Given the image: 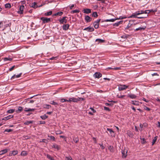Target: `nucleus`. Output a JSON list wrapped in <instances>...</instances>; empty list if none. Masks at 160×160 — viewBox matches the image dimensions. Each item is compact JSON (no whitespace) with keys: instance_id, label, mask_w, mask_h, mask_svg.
Segmentation results:
<instances>
[{"instance_id":"1","label":"nucleus","mask_w":160,"mask_h":160,"mask_svg":"<svg viewBox=\"0 0 160 160\" xmlns=\"http://www.w3.org/2000/svg\"><path fill=\"white\" fill-rule=\"evenodd\" d=\"M127 17L125 16H120L119 18H117L114 19H107L104 20L103 22H114L116 20H118V19H125L127 18Z\"/></svg>"},{"instance_id":"2","label":"nucleus","mask_w":160,"mask_h":160,"mask_svg":"<svg viewBox=\"0 0 160 160\" xmlns=\"http://www.w3.org/2000/svg\"><path fill=\"white\" fill-rule=\"evenodd\" d=\"M81 100L80 98L78 97L77 98L74 97L70 98L68 100V102H78Z\"/></svg>"},{"instance_id":"3","label":"nucleus","mask_w":160,"mask_h":160,"mask_svg":"<svg viewBox=\"0 0 160 160\" xmlns=\"http://www.w3.org/2000/svg\"><path fill=\"white\" fill-rule=\"evenodd\" d=\"M122 153V157L123 158H125L127 156L128 150L127 149L124 148L123 149H122L121 151Z\"/></svg>"},{"instance_id":"4","label":"nucleus","mask_w":160,"mask_h":160,"mask_svg":"<svg viewBox=\"0 0 160 160\" xmlns=\"http://www.w3.org/2000/svg\"><path fill=\"white\" fill-rule=\"evenodd\" d=\"M101 21V19H99L95 21L93 23V25L95 29H98L99 27V23Z\"/></svg>"},{"instance_id":"5","label":"nucleus","mask_w":160,"mask_h":160,"mask_svg":"<svg viewBox=\"0 0 160 160\" xmlns=\"http://www.w3.org/2000/svg\"><path fill=\"white\" fill-rule=\"evenodd\" d=\"M41 20L43 22V23H48L51 22V19L49 18L42 17Z\"/></svg>"},{"instance_id":"6","label":"nucleus","mask_w":160,"mask_h":160,"mask_svg":"<svg viewBox=\"0 0 160 160\" xmlns=\"http://www.w3.org/2000/svg\"><path fill=\"white\" fill-rule=\"evenodd\" d=\"M128 87V86H126L125 85H120L118 89L120 91H122L126 89Z\"/></svg>"},{"instance_id":"7","label":"nucleus","mask_w":160,"mask_h":160,"mask_svg":"<svg viewBox=\"0 0 160 160\" xmlns=\"http://www.w3.org/2000/svg\"><path fill=\"white\" fill-rule=\"evenodd\" d=\"M67 18L66 17H64L62 18L61 19H59V21L60 24H63L64 23H66L67 22V20L66 19V18Z\"/></svg>"},{"instance_id":"8","label":"nucleus","mask_w":160,"mask_h":160,"mask_svg":"<svg viewBox=\"0 0 160 160\" xmlns=\"http://www.w3.org/2000/svg\"><path fill=\"white\" fill-rule=\"evenodd\" d=\"M24 8V5H21L19 7V11L18 12V13L20 14H23V9Z\"/></svg>"},{"instance_id":"9","label":"nucleus","mask_w":160,"mask_h":160,"mask_svg":"<svg viewBox=\"0 0 160 160\" xmlns=\"http://www.w3.org/2000/svg\"><path fill=\"white\" fill-rule=\"evenodd\" d=\"M107 130L108 131L111 135V136L112 137H115V134L114 132L111 129L107 128Z\"/></svg>"},{"instance_id":"10","label":"nucleus","mask_w":160,"mask_h":160,"mask_svg":"<svg viewBox=\"0 0 160 160\" xmlns=\"http://www.w3.org/2000/svg\"><path fill=\"white\" fill-rule=\"evenodd\" d=\"M94 28L92 27H88L84 29V30H86L88 32H91L94 31Z\"/></svg>"},{"instance_id":"11","label":"nucleus","mask_w":160,"mask_h":160,"mask_svg":"<svg viewBox=\"0 0 160 160\" xmlns=\"http://www.w3.org/2000/svg\"><path fill=\"white\" fill-rule=\"evenodd\" d=\"M138 15L137 12L132 13L131 15L128 17V18H137V16Z\"/></svg>"},{"instance_id":"12","label":"nucleus","mask_w":160,"mask_h":160,"mask_svg":"<svg viewBox=\"0 0 160 160\" xmlns=\"http://www.w3.org/2000/svg\"><path fill=\"white\" fill-rule=\"evenodd\" d=\"M102 76V74L99 72H96L94 74V77L98 78L101 77Z\"/></svg>"},{"instance_id":"13","label":"nucleus","mask_w":160,"mask_h":160,"mask_svg":"<svg viewBox=\"0 0 160 160\" xmlns=\"http://www.w3.org/2000/svg\"><path fill=\"white\" fill-rule=\"evenodd\" d=\"M13 117V115H9L7 117H4L2 119V120H7L10 119L12 118Z\"/></svg>"},{"instance_id":"14","label":"nucleus","mask_w":160,"mask_h":160,"mask_svg":"<svg viewBox=\"0 0 160 160\" xmlns=\"http://www.w3.org/2000/svg\"><path fill=\"white\" fill-rule=\"evenodd\" d=\"M22 74V73H21L17 75H14L11 78V80H13L15 78H19L21 77Z\"/></svg>"},{"instance_id":"15","label":"nucleus","mask_w":160,"mask_h":160,"mask_svg":"<svg viewBox=\"0 0 160 160\" xmlns=\"http://www.w3.org/2000/svg\"><path fill=\"white\" fill-rule=\"evenodd\" d=\"M118 70L121 69V68L120 67H116L114 68H112L111 67H108L106 68V70Z\"/></svg>"},{"instance_id":"16","label":"nucleus","mask_w":160,"mask_h":160,"mask_svg":"<svg viewBox=\"0 0 160 160\" xmlns=\"http://www.w3.org/2000/svg\"><path fill=\"white\" fill-rule=\"evenodd\" d=\"M85 19L87 22H90L92 19L88 16H86L85 17Z\"/></svg>"},{"instance_id":"17","label":"nucleus","mask_w":160,"mask_h":160,"mask_svg":"<svg viewBox=\"0 0 160 160\" xmlns=\"http://www.w3.org/2000/svg\"><path fill=\"white\" fill-rule=\"evenodd\" d=\"M128 96L131 99H134L137 96L136 95L133 94H128Z\"/></svg>"},{"instance_id":"18","label":"nucleus","mask_w":160,"mask_h":160,"mask_svg":"<svg viewBox=\"0 0 160 160\" xmlns=\"http://www.w3.org/2000/svg\"><path fill=\"white\" fill-rule=\"evenodd\" d=\"M35 110V108H24V111L25 112H29L30 111H34Z\"/></svg>"},{"instance_id":"19","label":"nucleus","mask_w":160,"mask_h":160,"mask_svg":"<svg viewBox=\"0 0 160 160\" xmlns=\"http://www.w3.org/2000/svg\"><path fill=\"white\" fill-rule=\"evenodd\" d=\"M69 25L68 24H64L62 26L63 29L65 30H67L69 28Z\"/></svg>"},{"instance_id":"20","label":"nucleus","mask_w":160,"mask_h":160,"mask_svg":"<svg viewBox=\"0 0 160 160\" xmlns=\"http://www.w3.org/2000/svg\"><path fill=\"white\" fill-rule=\"evenodd\" d=\"M23 110V108L21 106L18 107V109L16 111L17 113H19L22 112Z\"/></svg>"},{"instance_id":"21","label":"nucleus","mask_w":160,"mask_h":160,"mask_svg":"<svg viewBox=\"0 0 160 160\" xmlns=\"http://www.w3.org/2000/svg\"><path fill=\"white\" fill-rule=\"evenodd\" d=\"M91 12V11L90 9L86 8L83 10V12L84 13L88 14L90 13Z\"/></svg>"},{"instance_id":"22","label":"nucleus","mask_w":160,"mask_h":160,"mask_svg":"<svg viewBox=\"0 0 160 160\" xmlns=\"http://www.w3.org/2000/svg\"><path fill=\"white\" fill-rule=\"evenodd\" d=\"M30 7L34 8H36L38 7V6L37 5V3L36 2H34L33 3H32Z\"/></svg>"},{"instance_id":"23","label":"nucleus","mask_w":160,"mask_h":160,"mask_svg":"<svg viewBox=\"0 0 160 160\" xmlns=\"http://www.w3.org/2000/svg\"><path fill=\"white\" fill-rule=\"evenodd\" d=\"M148 10H146L145 11H143L141 10L140 11L137 12L138 14V15L142 14H144V13H147L146 12Z\"/></svg>"},{"instance_id":"24","label":"nucleus","mask_w":160,"mask_h":160,"mask_svg":"<svg viewBox=\"0 0 160 160\" xmlns=\"http://www.w3.org/2000/svg\"><path fill=\"white\" fill-rule=\"evenodd\" d=\"M18 153L17 151H13L12 153H10L9 155L11 156L12 155H15L17 154Z\"/></svg>"},{"instance_id":"25","label":"nucleus","mask_w":160,"mask_h":160,"mask_svg":"<svg viewBox=\"0 0 160 160\" xmlns=\"http://www.w3.org/2000/svg\"><path fill=\"white\" fill-rule=\"evenodd\" d=\"M7 152L8 150L7 149L3 150L0 151V155H2L6 153Z\"/></svg>"},{"instance_id":"26","label":"nucleus","mask_w":160,"mask_h":160,"mask_svg":"<svg viewBox=\"0 0 160 160\" xmlns=\"http://www.w3.org/2000/svg\"><path fill=\"white\" fill-rule=\"evenodd\" d=\"M132 104L136 105V106H138L139 105V102L138 101H132Z\"/></svg>"},{"instance_id":"27","label":"nucleus","mask_w":160,"mask_h":160,"mask_svg":"<svg viewBox=\"0 0 160 160\" xmlns=\"http://www.w3.org/2000/svg\"><path fill=\"white\" fill-rule=\"evenodd\" d=\"M158 138V136L155 137L153 139L152 142V145H153L155 142H156Z\"/></svg>"},{"instance_id":"28","label":"nucleus","mask_w":160,"mask_h":160,"mask_svg":"<svg viewBox=\"0 0 160 160\" xmlns=\"http://www.w3.org/2000/svg\"><path fill=\"white\" fill-rule=\"evenodd\" d=\"M28 154V153L26 151H23L22 152L21 155L22 156H26Z\"/></svg>"},{"instance_id":"29","label":"nucleus","mask_w":160,"mask_h":160,"mask_svg":"<svg viewBox=\"0 0 160 160\" xmlns=\"http://www.w3.org/2000/svg\"><path fill=\"white\" fill-rule=\"evenodd\" d=\"M33 121H29L25 122L24 124L27 125H29V124L32 123Z\"/></svg>"},{"instance_id":"30","label":"nucleus","mask_w":160,"mask_h":160,"mask_svg":"<svg viewBox=\"0 0 160 160\" xmlns=\"http://www.w3.org/2000/svg\"><path fill=\"white\" fill-rule=\"evenodd\" d=\"M145 28L143 27H139L138 28H137L135 30H134V31H142L143 30L145 29Z\"/></svg>"},{"instance_id":"31","label":"nucleus","mask_w":160,"mask_h":160,"mask_svg":"<svg viewBox=\"0 0 160 160\" xmlns=\"http://www.w3.org/2000/svg\"><path fill=\"white\" fill-rule=\"evenodd\" d=\"M5 7L6 8H11V5L10 3H7L5 5Z\"/></svg>"},{"instance_id":"32","label":"nucleus","mask_w":160,"mask_h":160,"mask_svg":"<svg viewBox=\"0 0 160 160\" xmlns=\"http://www.w3.org/2000/svg\"><path fill=\"white\" fill-rule=\"evenodd\" d=\"M52 11H49L48 12L45 13L44 15L46 16H49L52 14Z\"/></svg>"},{"instance_id":"33","label":"nucleus","mask_w":160,"mask_h":160,"mask_svg":"<svg viewBox=\"0 0 160 160\" xmlns=\"http://www.w3.org/2000/svg\"><path fill=\"white\" fill-rule=\"evenodd\" d=\"M48 117V116L46 115H43L41 116H40V118L43 120H45Z\"/></svg>"},{"instance_id":"34","label":"nucleus","mask_w":160,"mask_h":160,"mask_svg":"<svg viewBox=\"0 0 160 160\" xmlns=\"http://www.w3.org/2000/svg\"><path fill=\"white\" fill-rule=\"evenodd\" d=\"M15 111V109H11L8 110L7 111V112L9 113H12L14 112Z\"/></svg>"},{"instance_id":"35","label":"nucleus","mask_w":160,"mask_h":160,"mask_svg":"<svg viewBox=\"0 0 160 160\" xmlns=\"http://www.w3.org/2000/svg\"><path fill=\"white\" fill-rule=\"evenodd\" d=\"M12 60V59L9 57L5 58H4V61H11Z\"/></svg>"},{"instance_id":"36","label":"nucleus","mask_w":160,"mask_h":160,"mask_svg":"<svg viewBox=\"0 0 160 160\" xmlns=\"http://www.w3.org/2000/svg\"><path fill=\"white\" fill-rule=\"evenodd\" d=\"M73 140L76 143H77L79 141V139L78 138L73 137Z\"/></svg>"},{"instance_id":"37","label":"nucleus","mask_w":160,"mask_h":160,"mask_svg":"<svg viewBox=\"0 0 160 160\" xmlns=\"http://www.w3.org/2000/svg\"><path fill=\"white\" fill-rule=\"evenodd\" d=\"M92 17H95V18H96V17H98V13H97V12H93L92 13Z\"/></svg>"},{"instance_id":"38","label":"nucleus","mask_w":160,"mask_h":160,"mask_svg":"<svg viewBox=\"0 0 160 160\" xmlns=\"http://www.w3.org/2000/svg\"><path fill=\"white\" fill-rule=\"evenodd\" d=\"M52 147H53L55 149H57V150H58L59 149V147L56 144L53 145L52 146Z\"/></svg>"},{"instance_id":"39","label":"nucleus","mask_w":160,"mask_h":160,"mask_svg":"<svg viewBox=\"0 0 160 160\" xmlns=\"http://www.w3.org/2000/svg\"><path fill=\"white\" fill-rule=\"evenodd\" d=\"M79 12V10L78 9L74 10L72 11H71V13H78Z\"/></svg>"},{"instance_id":"40","label":"nucleus","mask_w":160,"mask_h":160,"mask_svg":"<svg viewBox=\"0 0 160 160\" xmlns=\"http://www.w3.org/2000/svg\"><path fill=\"white\" fill-rule=\"evenodd\" d=\"M47 157L50 159V160H54L53 158H52L50 155L49 154H47Z\"/></svg>"},{"instance_id":"41","label":"nucleus","mask_w":160,"mask_h":160,"mask_svg":"<svg viewBox=\"0 0 160 160\" xmlns=\"http://www.w3.org/2000/svg\"><path fill=\"white\" fill-rule=\"evenodd\" d=\"M108 149L110 151V152H113V147L112 146H109L108 147Z\"/></svg>"},{"instance_id":"42","label":"nucleus","mask_w":160,"mask_h":160,"mask_svg":"<svg viewBox=\"0 0 160 160\" xmlns=\"http://www.w3.org/2000/svg\"><path fill=\"white\" fill-rule=\"evenodd\" d=\"M48 136V137H49L50 140H53V141H55V137L54 136H49V135Z\"/></svg>"},{"instance_id":"43","label":"nucleus","mask_w":160,"mask_h":160,"mask_svg":"<svg viewBox=\"0 0 160 160\" xmlns=\"http://www.w3.org/2000/svg\"><path fill=\"white\" fill-rule=\"evenodd\" d=\"M148 10L147 11H149V12H156L157 11V9H155L154 10H153V9H151V10Z\"/></svg>"},{"instance_id":"44","label":"nucleus","mask_w":160,"mask_h":160,"mask_svg":"<svg viewBox=\"0 0 160 160\" xmlns=\"http://www.w3.org/2000/svg\"><path fill=\"white\" fill-rule=\"evenodd\" d=\"M96 41H98L99 42H104V40L101 39H97L96 40Z\"/></svg>"},{"instance_id":"45","label":"nucleus","mask_w":160,"mask_h":160,"mask_svg":"<svg viewBox=\"0 0 160 160\" xmlns=\"http://www.w3.org/2000/svg\"><path fill=\"white\" fill-rule=\"evenodd\" d=\"M50 103L51 104L54 105H58V103L57 102H54V101H51L50 102Z\"/></svg>"},{"instance_id":"46","label":"nucleus","mask_w":160,"mask_h":160,"mask_svg":"<svg viewBox=\"0 0 160 160\" xmlns=\"http://www.w3.org/2000/svg\"><path fill=\"white\" fill-rule=\"evenodd\" d=\"M51 107V106L49 105L45 104L44 105V107L45 108H49Z\"/></svg>"},{"instance_id":"47","label":"nucleus","mask_w":160,"mask_h":160,"mask_svg":"<svg viewBox=\"0 0 160 160\" xmlns=\"http://www.w3.org/2000/svg\"><path fill=\"white\" fill-rule=\"evenodd\" d=\"M60 101L61 102H68V100H67L65 98H61Z\"/></svg>"},{"instance_id":"48","label":"nucleus","mask_w":160,"mask_h":160,"mask_svg":"<svg viewBox=\"0 0 160 160\" xmlns=\"http://www.w3.org/2000/svg\"><path fill=\"white\" fill-rule=\"evenodd\" d=\"M132 25V24H130V23H129L128 25H127V26L125 28V29H128L130 28L131 26Z\"/></svg>"},{"instance_id":"49","label":"nucleus","mask_w":160,"mask_h":160,"mask_svg":"<svg viewBox=\"0 0 160 160\" xmlns=\"http://www.w3.org/2000/svg\"><path fill=\"white\" fill-rule=\"evenodd\" d=\"M128 37L127 35H124L121 36V38L124 39H126Z\"/></svg>"},{"instance_id":"50","label":"nucleus","mask_w":160,"mask_h":160,"mask_svg":"<svg viewBox=\"0 0 160 160\" xmlns=\"http://www.w3.org/2000/svg\"><path fill=\"white\" fill-rule=\"evenodd\" d=\"M63 13L62 12H59L56 13V14L57 15L61 16L63 14Z\"/></svg>"},{"instance_id":"51","label":"nucleus","mask_w":160,"mask_h":160,"mask_svg":"<svg viewBox=\"0 0 160 160\" xmlns=\"http://www.w3.org/2000/svg\"><path fill=\"white\" fill-rule=\"evenodd\" d=\"M12 130L11 129H6L5 130V132H12Z\"/></svg>"},{"instance_id":"52","label":"nucleus","mask_w":160,"mask_h":160,"mask_svg":"<svg viewBox=\"0 0 160 160\" xmlns=\"http://www.w3.org/2000/svg\"><path fill=\"white\" fill-rule=\"evenodd\" d=\"M58 58V57H52L51 58H50V59L51 60H53L55 59L56 60Z\"/></svg>"},{"instance_id":"53","label":"nucleus","mask_w":160,"mask_h":160,"mask_svg":"<svg viewBox=\"0 0 160 160\" xmlns=\"http://www.w3.org/2000/svg\"><path fill=\"white\" fill-rule=\"evenodd\" d=\"M104 108L105 110L108 111H110V109L108 107H104Z\"/></svg>"},{"instance_id":"54","label":"nucleus","mask_w":160,"mask_h":160,"mask_svg":"<svg viewBox=\"0 0 160 160\" xmlns=\"http://www.w3.org/2000/svg\"><path fill=\"white\" fill-rule=\"evenodd\" d=\"M40 124H45L46 122L44 121H40L39 122Z\"/></svg>"},{"instance_id":"55","label":"nucleus","mask_w":160,"mask_h":160,"mask_svg":"<svg viewBox=\"0 0 160 160\" xmlns=\"http://www.w3.org/2000/svg\"><path fill=\"white\" fill-rule=\"evenodd\" d=\"M128 135L129 137L131 136L132 135V133H131V132L129 131H128Z\"/></svg>"},{"instance_id":"56","label":"nucleus","mask_w":160,"mask_h":160,"mask_svg":"<svg viewBox=\"0 0 160 160\" xmlns=\"http://www.w3.org/2000/svg\"><path fill=\"white\" fill-rule=\"evenodd\" d=\"M117 96H118V97L119 98H122L125 96V95H121V96L118 95Z\"/></svg>"},{"instance_id":"57","label":"nucleus","mask_w":160,"mask_h":160,"mask_svg":"<svg viewBox=\"0 0 160 160\" xmlns=\"http://www.w3.org/2000/svg\"><path fill=\"white\" fill-rule=\"evenodd\" d=\"M46 139H42L40 141V142H44L46 143Z\"/></svg>"},{"instance_id":"58","label":"nucleus","mask_w":160,"mask_h":160,"mask_svg":"<svg viewBox=\"0 0 160 160\" xmlns=\"http://www.w3.org/2000/svg\"><path fill=\"white\" fill-rule=\"evenodd\" d=\"M148 16V15H147V16L146 17H137V18H138V19H142V18H146Z\"/></svg>"},{"instance_id":"59","label":"nucleus","mask_w":160,"mask_h":160,"mask_svg":"<svg viewBox=\"0 0 160 160\" xmlns=\"http://www.w3.org/2000/svg\"><path fill=\"white\" fill-rule=\"evenodd\" d=\"M90 109L94 113L96 112V110L92 108H90Z\"/></svg>"},{"instance_id":"60","label":"nucleus","mask_w":160,"mask_h":160,"mask_svg":"<svg viewBox=\"0 0 160 160\" xmlns=\"http://www.w3.org/2000/svg\"><path fill=\"white\" fill-rule=\"evenodd\" d=\"M15 67V66H13L11 68H10L9 69V71H12L14 69Z\"/></svg>"},{"instance_id":"61","label":"nucleus","mask_w":160,"mask_h":160,"mask_svg":"<svg viewBox=\"0 0 160 160\" xmlns=\"http://www.w3.org/2000/svg\"><path fill=\"white\" fill-rule=\"evenodd\" d=\"M66 160H72V158L71 157H66Z\"/></svg>"},{"instance_id":"62","label":"nucleus","mask_w":160,"mask_h":160,"mask_svg":"<svg viewBox=\"0 0 160 160\" xmlns=\"http://www.w3.org/2000/svg\"><path fill=\"white\" fill-rule=\"evenodd\" d=\"M145 109L147 110L148 111H149L150 110V109L148 107H145L144 108Z\"/></svg>"},{"instance_id":"63","label":"nucleus","mask_w":160,"mask_h":160,"mask_svg":"<svg viewBox=\"0 0 160 160\" xmlns=\"http://www.w3.org/2000/svg\"><path fill=\"white\" fill-rule=\"evenodd\" d=\"M123 22V21H120L117 22V23L118 25V26L119 25H120V24H121V23H122Z\"/></svg>"},{"instance_id":"64","label":"nucleus","mask_w":160,"mask_h":160,"mask_svg":"<svg viewBox=\"0 0 160 160\" xmlns=\"http://www.w3.org/2000/svg\"><path fill=\"white\" fill-rule=\"evenodd\" d=\"M123 22V21H120L117 22V23L118 25V26L119 25H120V24H121V23H122Z\"/></svg>"}]
</instances>
